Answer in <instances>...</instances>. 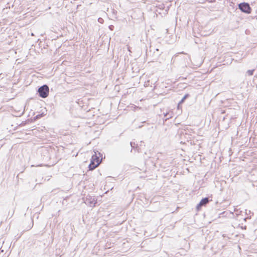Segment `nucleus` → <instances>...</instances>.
I'll list each match as a JSON object with an SVG mask.
<instances>
[{
    "mask_svg": "<svg viewBox=\"0 0 257 257\" xmlns=\"http://www.w3.org/2000/svg\"><path fill=\"white\" fill-rule=\"evenodd\" d=\"M102 155L100 153L98 152V154L96 152H94V154L92 155L91 162L89 165V169L90 170H93L96 168L99 164L100 163L102 158L100 159V157Z\"/></svg>",
    "mask_w": 257,
    "mask_h": 257,
    "instance_id": "obj_1",
    "label": "nucleus"
},
{
    "mask_svg": "<svg viewBox=\"0 0 257 257\" xmlns=\"http://www.w3.org/2000/svg\"><path fill=\"white\" fill-rule=\"evenodd\" d=\"M49 88L48 85L45 84L41 86L38 90L39 96L43 98L47 97L49 95Z\"/></svg>",
    "mask_w": 257,
    "mask_h": 257,
    "instance_id": "obj_2",
    "label": "nucleus"
},
{
    "mask_svg": "<svg viewBox=\"0 0 257 257\" xmlns=\"http://www.w3.org/2000/svg\"><path fill=\"white\" fill-rule=\"evenodd\" d=\"M240 10L246 14H250L251 13V8L248 3H242L238 5Z\"/></svg>",
    "mask_w": 257,
    "mask_h": 257,
    "instance_id": "obj_3",
    "label": "nucleus"
},
{
    "mask_svg": "<svg viewBox=\"0 0 257 257\" xmlns=\"http://www.w3.org/2000/svg\"><path fill=\"white\" fill-rule=\"evenodd\" d=\"M84 202L86 204L89 205V206L93 207L95 206L97 202L94 197L91 196H87L84 199Z\"/></svg>",
    "mask_w": 257,
    "mask_h": 257,
    "instance_id": "obj_4",
    "label": "nucleus"
},
{
    "mask_svg": "<svg viewBox=\"0 0 257 257\" xmlns=\"http://www.w3.org/2000/svg\"><path fill=\"white\" fill-rule=\"evenodd\" d=\"M209 201L208 197H205L201 200L200 203L196 206L197 210H199L202 206L206 205Z\"/></svg>",
    "mask_w": 257,
    "mask_h": 257,
    "instance_id": "obj_5",
    "label": "nucleus"
},
{
    "mask_svg": "<svg viewBox=\"0 0 257 257\" xmlns=\"http://www.w3.org/2000/svg\"><path fill=\"white\" fill-rule=\"evenodd\" d=\"M189 94H186L184 96V97L181 99V100L180 101V102L178 103V108H179L180 104L183 103L184 101V100L188 97Z\"/></svg>",
    "mask_w": 257,
    "mask_h": 257,
    "instance_id": "obj_6",
    "label": "nucleus"
},
{
    "mask_svg": "<svg viewBox=\"0 0 257 257\" xmlns=\"http://www.w3.org/2000/svg\"><path fill=\"white\" fill-rule=\"evenodd\" d=\"M255 69L248 70L246 71V73L248 76H252L253 74V72Z\"/></svg>",
    "mask_w": 257,
    "mask_h": 257,
    "instance_id": "obj_7",
    "label": "nucleus"
},
{
    "mask_svg": "<svg viewBox=\"0 0 257 257\" xmlns=\"http://www.w3.org/2000/svg\"><path fill=\"white\" fill-rule=\"evenodd\" d=\"M165 117H166V120L168 119H169V118H171L172 116L171 115H169V113H166L165 114Z\"/></svg>",
    "mask_w": 257,
    "mask_h": 257,
    "instance_id": "obj_8",
    "label": "nucleus"
},
{
    "mask_svg": "<svg viewBox=\"0 0 257 257\" xmlns=\"http://www.w3.org/2000/svg\"><path fill=\"white\" fill-rule=\"evenodd\" d=\"M131 146L132 147L134 148L135 146V143H133V142H131Z\"/></svg>",
    "mask_w": 257,
    "mask_h": 257,
    "instance_id": "obj_9",
    "label": "nucleus"
},
{
    "mask_svg": "<svg viewBox=\"0 0 257 257\" xmlns=\"http://www.w3.org/2000/svg\"><path fill=\"white\" fill-rule=\"evenodd\" d=\"M103 21L102 19V18H99L98 19V21L99 22V23H102V21Z\"/></svg>",
    "mask_w": 257,
    "mask_h": 257,
    "instance_id": "obj_10",
    "label": "nucleus"
},
{
    "mask_svg": "<svg viewBox=\"0 0 257 257\" xmlns=\"http://www.w3.org/2000/svg\"><path fill=\"white\" fill-rule=\"evenodd\" d=\"M33 225H34V222H33V220H32V226H30V227H29V228L28 229V230H29V229H31V228H32V227H33Z\"/></svg>",
    "mask_w": 257,
    "mask_h": 257,
    "instance_id": "obj_11",
    "label": "nucleus"
},
{
    "mask_svg": "<svg viewBox=\"0 0 257 257\" xmlns=\"http://www.w3.org/2000/svg\"><path fill=\"white\" fill-rule=\"evenodd\" d=\"M209 3H213L215 2V0H207Z\"/></svg>",
    "mask_w": 257,
    "mask_h": 257,
    "instance_id": "obj_12",
    "label": "nucleus"
},
{
    "mask_svg": "<svg viewBox=\"0 0 257 257\" xmlns=\"http://www.w3.org/2000/svg\"><path fill=\"white\" fill-rule=\"evenodd\" d=\"M150 49H151L150 51H152L153 50V47L151 46Z\"/></svg>",
    "mask_w": 257,
    "mask_h": 257,
    "instance_id": "obj_13",
    "label": "nucleus"
},
{
    "mask_svg": "<svg viewBox=\"0 0 257 257\" xmlns=\"http://www.w3.org/2000/svg\"><path fill=\"white\" fill-rule=\"evenodd\" d=\"M156 51H159V49H156Z\"/></svg>",
    "mask_w": 257,
    "mask_h": 257,
    "instance_id": "obj_14",
    "label": "nucleus"
}]
</instances>
